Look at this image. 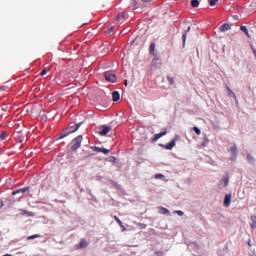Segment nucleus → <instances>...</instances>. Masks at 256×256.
Wrapping results in <instances>:
<instances>
[{"instance_id": "nucleus-15", "label": "nucleus", "mask_w": 256, "mask_h": 256, "mask_svg": "<svg viewBox=\"0 0 256 256\" xmlns=\"http://www.w3.org/2000/svg\"><path fill=\"white\" fill-rule=\"evenodd\" d=\"M228 91V97H233L235 99L236 103H238L237 96L235 95V92L231 90V88L227 87Z\"/></svg>"}, {"instance_id": "nucleus-9", "label": "nucleus", "mask_w": 256, "mask_h": 256, "mask_svg": "<svg viewBox=\"0 0 256 256\" xmlns=\"http://www.w3.org/2000/svg\"><path fill=\"white\" fill-rule=\"evenodd\" d=\"M231 205V193L226 194L224 198V207H229Z\"/></svg>"}, {"instance_id": "nucleus-17", "label": "nucleus", "mask_w": 256, "mask_h": 256, "mask_svg": "<svg viewBox=\"0 0 256 256\" xmlns=\"http://www.w3.org/2000/svg\"><path fill=\"white\" fill-rule=\"evenodd\" d=\"M153 59H152V67H157V61H159V56L157 54H152Z\"/></svg>"}, {"instance_id": "nucleus-28", "label": "nucleus", "mask_w": 256, "mask_h": 256, "mask_svg": "<svg viewBox=\"0 0 256 256\" xmlns=\"http://www.w3.org/2000/svg\"><path fill=\"white\" fill-rule=\"evenodd\" d=\"M132 9L135 11V9H139V6L137 5V0H132Z\"/></svg>"}, {"instance_id": "nucleus-11", "label": "nucleus", "mask_w": 256, "mask_h": 256, "mask_svg": "<svg viewBox=\"0 0 256 256\" xmlns=\"http://www.w3.org/2000/svg\"><path fill=\"white\" fill-rule=\"evenodd\" d=\"M219 29H220L221 33H225V31H231V25L225 23V24L221 25Z\"/></svg>"}, {"instance_id": "nucleus-6", "label": "nucleus", "mask_w": 256, "mask_h": 256, "mask_svg": "<svg viewBox=\"0 0 256 256\" xmlns=\"http://www.w3.org/2000/svg\"><path fill=\"white\" fill-rule=\"evenodd\" d=\"M223 187H229V174L224 175L218 183V189H223Z\"/></svg>"}, {"instance_id": "nucleus-41", "label": "nucleus", "mask_w": 256, "mask_h": 256, "mask_svg": "<svg viewBox=\"0 0 256 256\" xmlns=\"http://www.w3.org/2000/svg\"><path fill=\"white\" fill-rule=\"evenodd\" d=\"M5 89H7V87H5V86L0 87V91H5Z\"/></svg>"}, {"instance_id": "nucleus-18", "label": "nucleus", "mask_w": 256, "mask_h": 256, "mask_svg": "<svg viewBox=\"0 0 256 256\" xmlns=\"http://www.w3.org/2000/svg\"><path fill=\"white\" fill-rule=\"evenodd\" d=\"M159 213L160 215H169V209L165 208V207H159Z\"/></svg>"}, {"instance_id": "nucleus-30", "label": "nucleus", "mask_w": 256, "mask_h": 256, "mask_svg": "<svg viewBox=\"0 0 256 256\" xmlns=\"http://www.w3.org/2000/svg\"><path fill=\"white\" fill-rule=\"evenodd\" d=\"M107 161H109V163H115V161H117V157L110 156V157H108Z\"/></svg>"}, {"instance_id": "nucleus-29", "label": "nucleus", "mask_w": 256, "mask_h": 256, "mask_svg": "<svg viewBox=\"0 0 256 256\" xmlns=\"http://www.w3.org/2000/svg\"><path fill=\"white\" fill-rule=\"evenodd\" d=\"M125 17H126L125 13L118 14V16L116 17V21H120V19H125Z\"/></svg>"}, {"instance_id": "nucleus-14", "label": "nucleus", "mask_w": 256, "mask_h": 256, "mask_svg": "<svg viewBox=\"0 0 256 256\" xmlns=\"http://www.w3.org/2000/svg\"><path fill=\"white\" fill-rule=\"evenodd\" d=\"M246 159L250 165H255L256 159L253 155L247 154Z\"/></svg>"}, {"instance_id": "nucleus-33", "label": "nucleus", "mask_w": 256, "mask_h": 256, "mask_svg": "<svg viewBox=\"0 0 256 256\" xmlns=\"http://www.w3.org/2000/svg\"><path fill=\"white\" fill-rule=\"evenodd\" d=\"M0 139H1V141H5V139H7V133L2 132L0 135Z\"/></svg>"}, {"instance_id": "nucleus-1", "label": "nucleus", "mask_w": 256, "mask_h": 256, "mask_svg": "<svg viewBox=\"0 0 256 256\" xmlns=\"http://www.w3.org/2000/svg\"><path fill=\"white\" fill-rule=\"evenodd\" d=\"M83 125V122L77 123V124H69L67 128L62 130V133H60V136L58 137L57 141L60 139H65V137H69L71 133H76V131L79 130V127Z\"/></svg>"}, {"instance_id": "nucleus-40", "label": "nucleus", "mask_w": 256, "mask_h": 256, "mask_svg": "<svg viewBox=\"0 0 256 256\" xmlns=\"http://www.w3.org/2000/svg\"><path fill=\"white\" fill-rule=\"evenodd\" d=\"M233 19H235V21H239V16L238 15H234Z\"/></svg>"}, {"instance_id": "nucleus-23", "label": "nucleus", "mask_w": 256, "mask_h": 256, "mask_svg": "<svg viewBox=\"0 0 256 256\" xmlns=\"http://www.w3.org/2000/svg\"><path fill=\"white\" fill-rule=\"evenodd\" d=\"M16 139H17L18 143H23V141H24V137H23V135H21L20 132L17 133Z\"/></svg>"}, {"instance_id": "nucleus-39", "label": "nucleus", "mask_w": 256, "mask_h": 256, "mask_svg": "<svg viewBox=\"0 0 256 256\" xmlns=\"http://www.w3.org/2000/svg\"><path fill=\"white\" fill-rule=\"evenodd\" d=\"M40 75H47V68H44L42 71H41V73H40Z\"/></svg>"}, {"instance_id": "nucleus-35", "label": "nucleus", "mask_w": 256, "mask_h": 256, "mask_svg": "<svg viewBox=\"0 0 256 256\" xmlns=\"http://www.w3.org/2000/svg\"><path fill=\"white\" fill-rule=\"evenodd\" d=\"M155 179H165V175L163 174H155Z\"/></svg>"}, {"instance_id": "nucleus-44", "label": "nucleus", "mask_w": 256, "mask_h": 256, "mask_svg": "<svg viewBox=\"0 0 256 256\" xmlns=\"http://www.w3.org/2000/svg\"><path fill=\"white\" fill-rule=\"evenodd\" d=\"M5 204L3 203V201H1V207H3Z\"/></svg>"}, {"instance_id": "nucleus-21", "label": "nucleus", "mask_w": 256, "mask_h": 256, "mask_svg": "<svg viewBox=\"0 0 256 256\" xmlns=\"http://www.w3.org/2000/svg\"><path fill=\"white\" fill-rule=\"evenodd\" d=\"M155 47H156L155 42H152V43L150 44V48H149L150 55H155Z\"/></svg>"}, {"instance_id": "nucleus-13", "label": "nucleus", "mask_w": 256, "mask_h": 256, "mask_svg": "<svg viewBox=\"0 0 256 256\" xmlns=\"http://www.w3.org/2000/svg\"><path fill=\"white\" fill-rule=\"evenodd\" d=\"M88 243H87V240L85 239H82L80 241V243L77 245V249H85L86 247H88Z\"/></svg>"}, {"instance_id": "nucleus-31", "label": "nucleus", "mask_w": 256, "mask_h": 256, "mask_svg": "<svg viewBox=\"0 0 256 256\" xmlns=\"http://www.w3.org/2000/svg\"><path fill=\"white\" fill-rule=\"evenodd\" d=\"M174 213L176 215H178L179 217H183L185 215V213L183 211H181V210H176V211H174Z\"/></svg>"}, {"instance_id": "nucleus-2", "label": "nucleus", "mask_w": 256, "mask_h": 256, "mask_svg": "<svg viewBox=\"0 0 256 256\" xmlns=\"http://www.w3.org/2000/svg\"><path fill=\"white\" fill-rule=\"evenodd\" d=\"M72 146L70 147V151H77L81 147V143H83V135H79L72 140Z\"/></svg>"}, {"instance_id": "nucleus-26", "label": "nucleus", "mask_w": 256, "mask_h": 256, "mask_svg": "<svg viewBox=\"0 0 256 256\" xmlns=\"http://www.w3.org/2000/svg\"><path fill=\"white\" fill-rule=\"evenodd\" d=\"M191 5H192V7H194V8L199 7V0H192V1H191Z\"/></svg>"}, {"instance_id": "nucleus-19", "label": "nucleus", "mask_w": 256, "mask_h": 256, "mask_svg": "<svg viewBox=\"0 0 256 256\" xmlns=\"http://www.w3.org/2000/svg\"><path fill=\"white\" fill-rule=\"evenodd\" d=\"M230 153L234 154V155H239V149H237V145H233L231 148H230Z\"/></svg>"}, {"instance_id": "nucleus-42", "label": "nucleus", "mask_w": 256, "mask_h": 256, "mask_svg": "<svg viewBox=\"0 0 256 256\" xmlns=\"http://www.w3.org/2000/svg\"><path fill=\"white\" fill-rule=\"evenodd\" d=\"M142 1V3H149V1H151V0H141Z\"/></svg>"}, {"instance_id": "nucleus-4", "label": "nucleus", "mask_w": 256, "mask_h": 256, "mask_svg": "<svg viewBox=\"0 0 256 256\" xmlns=\"http://www.w3.org/2000/svg\"><path fill=\"white\" fill-rule=\"evenodd\" d=\"M104 78L109 83H115V81H117V75H115V73H113L111 70L104 72Z\"/></svg>"}, {"instance_id": "nucleus-43", "label": "nucleus", "mask_w": 256, "mask_h": 256, "mask_svg": "<svg viewBox=\"0 0 256 256\" xmlns=\"http://www.w3.org/2000/svg\"><path fill=\"white\" fill-rule=\"evenodd\" d=\"M3 256H13V255H11V254H4Z\"/></svg>"}, {"instance_id": "nucleus-45", "label": "nucleus", "mask_w": 256, "mask_h": 256, "mask_svg": "<svg viewBox=\"0 0 256 256\" xmlns=\"http://www.w3.org/2000/svg\"><path fill=\"white\" fill-rule=\"evenodd\" d=\"M110 183H113V184H115V181L111 180V181H110Z\"/></svg>"}, {"instance_id": "nucleus-36", "label": "nucleus", "mask_w": 256, "mask_h": 256, "mask_svg": "<svg viewBox=\"0 0 256 256\" xmlns=\"http://www.w3.org/2000/svg\"><path fill=\"white\" fill-rule=\"evenodd\" d=\"M237 155L238 154H231V157H230L231 161H237Z\"/></svg>"}, {"instance_id": "nucleus-25", "label": "nucleus", "mask_w": 256, "mask_h": 256, "mask_svg": "<svg viewBox=\"0 0 256 256\" xmlns=\"http://www.w3.org/2000/svg\"><path fill=\"white\" fill-rule=\"evenodd\" d=\"M39 237H41L40 234H34V235L29 236V237H28V240L31 241V240H33V239H39Z\"/></svg>"}, {"instance_id": "nucleus-10", "label": "nucleus", "mask_w": 256, "mask_h": 256, "mask_svg": "<svg viewBox=\"0 0 256 256\" xmlns=\"http://www.w3.org/2000/svg\"><path fill=\"white\" fill-rule=\"evenodd\" d=\"M189 31H191V27H190V26H189V27L187 28V30H185V32L182 34V42H183L182 46H183V47H185V43H186V41H187V34L189 33Z\"/></svg>"}, {"instance_id": "nucleus-7", "label": "nucleus", "mask_w": 256, "mask_h": 256, "mask_svg": "<svg viewBox=\"0 0 256 256\" xmlns=\"http://www.w3.org/2000/svg\"><path fill=\"white\" fill-rule=\"evenodd\" d=\"M109 131H111V126L102 125L99 135H101V137H105V135H107Z\"/></svg>"}, {"instance_id": "nucleus-5", "label": "nucleus", "mask_w": 256, "mask_h": 256, "mask_svg": "<svg viewBox=\"0 0 256 256\" xmlns=\"http://www.w3.org/2000/svg\"><path fill=\"white\" fill-rule=\"evenodd\" d=\"M179 139V136L175 135L173 140H171L168 144H160V147H163L164 149H167L168 151H171L173 147H175V144L177 143Z\"/></svg>"}, {"instance_id": "nucleus-38", "label": "nucleus", "mask_w": 256, "mask_h": 256, "mask_svg": "<svg viewBox=\"0 0 256 256\" xmlns=\"http://www.w3.org/2000/svg\"><path fill=\"white\" fill-rule=\"evenodd\" d=\"M217 1L219 0H209L211 7L215 6V3H217Z\"/></svg>"}, {"instance_id": "nucleus-16", "label": "nucleus", "mask_w": 256, "mask_h": 256, "mask_svg": "<svg viewBox=\"0 0 256 256\" xmlns=\"http://www.w3.org/2000/svg\"><path fill=\"white\" fill-rule=\"evenodd\" d=\"M114 220H115L116 223H118V225L123 229V231H127V228H125V226L123 225V222L121 221V219H119V217L114 216Z\"/></svg>"}, {"instance_id": "nucleus-24", "label": "nucleus", "mask_w": 256, "mask_h": 256, "mask_svg": "<svg viewBox=\"0 0 256 256\" xmlns=\"http://www.w3.org/2000/svg\"><path fill=\"white\" fill-rule=\"evenodd\" d=\"M100 153H104V155H109V153H111V150L107 148H101Z\"/></svg>"}, {"instance_id": "nucleus-34", "label": "nucleus", "mask_w": 256, "mask_h": 256, "mask_svg": "<svg viewBox=\"0 0 256 256\" xmlns=\"http://www.w3.org/2000/svg\"><path fill=\"white\" fill-rule=\"evenodd\" d=\"M167 80L170 83V85H173V83H175V80L171 76H167Z\"/></svg>"}, {"instance_id": "nucleus-27", "label": "nucleus", "mask_w": 256, "mask_h": 256, "mask_svg": "<svg viewBox=\"0 0 256 256\" xmlns=\"http://www.w3.org/2000/svg\"><path fill=\"white\" fill-rule=\"evenodd\" d=\"M90 149H92V151H96L97 153H101V147H97V146H91Z\"/></svg>"}, {"instance_id": "nucleus-12", "label": "nucleus", "mask_w": 256, "mask_h": 256, "mask_svg": "<svg viewBox=\"0 0 256 256\" xmlns=\"http://www.w3.org/2000/svg\"><path fill=\"white\" fill-rule=\"evenodd\" d=\"M119 99H121V94H119V91L112 92V100L114 101V103H117Z\"/></svg>"}, {"instance_id": "nucleus-3", "label": "nucleus", "mask_w": 256, "mask_h": 256, "mask_svg": "<svg viewBox=\"0 0 256 256\" xmlns=\"http://www.w3.org/2000/svg\"><path fill=\"white\" fill-rule=\"evenodd\" d=\"M30 189H31V188H30L29 186H26V187H24V188H20V189H18V190H16V191H13V192H12V195H13V196L19 195V194H21V195H20L19 198L16 199V200H14V199L12 198V203H16V201H21V199H23V193H27V191H29Z\"/></svg>"}, {"instance_id": "nucleus-46", "label": "nucleus", "mask_w": 256, "mask_h": 256, "mask_svg": "<svg viewBox=\"0 0 256 256\" xmlns=\"http://www.w3.org/2000/svg\"><path fill=\"white\" fill-rule=\"evenodd\" d=\"M126 85H127V81H126Z\"/></svg>"}, {"instance_id": "nucleus-32", "label": "nucleus", "mask_w": 256, "mask_h": 256, "mask_svg": "<svg viewBox=\"0 0 256 256\" xmlns=\"http://www.w3.org/2000/svg\"><path fill=\"white\" fill-rule=\"evenodd\" d=\"M193 131L196 133V135H201V129H199V127L195 126Z\"/></svg>"}, {"instance_id": "nucleus-8", "label": "nucleus", "mask_w": 256, "mask_h": 256, "mask_svg": "<svg viewBox=\"0 0 256 256\" xmlns=\"http://www.w3.org/2000/svg\"><path fill=\"white\" fill-rule=\"evenodd\" d=\"M165 135H167V128H164L162 132L155 134L152 141H159V139H161V137H165Z\"/></svg>"}, {"instance_id": "nucleus-37", "label": "nucleus", "mask_w": 256, "mask_h": 256, "mask_svg": "<svg viewBox=\"0 0 256 256\" xmlns=\"http://www.w3.org/2000/svg\"><path fill=\"white\" fill-rule=\"evenodd\" d=\"M113 29H115V27L111 26L110 28H108L106 30V33L109 35V33H113Z\"/></svg>"}, {"instance_id": "nucleus-22", "label": "nucleus", "mask_w": 256, "mask_h": 256, "mask_svg": "<svg viewBox=\"0 0 256 256\" xmlns=\"http://www.w3.org/2000/svg\"><path fill=\"white\" fill-rule=\"evenodd\" d=\"M240 31H242L243 33H245V35H247L248 37H251L249 35V30L247 29V26H241L240 27Z\"/></svg>"}, {"instance_id": "nucleus-20", "label": "nucleus", "mask_w": 256, "mask_h": 256, "mask_svg": "<svg viewBox=\"0 0 256 256\" xmlns=\"http://www.w3.org/2000/svg\"><path fill=\"white\" fill-rule=\"evenodd\" d=\"M21 211V215H27V217H35V213L33 212H29L27 210H20Z\"/></svg>"}]
</instances>
